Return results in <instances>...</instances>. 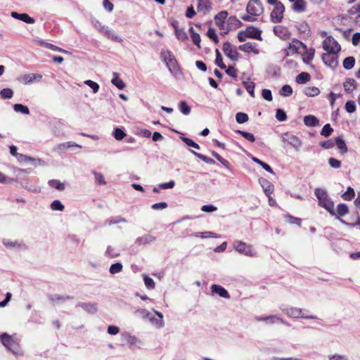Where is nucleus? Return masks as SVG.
Masks as SVG:
<instances>
[{
	"instance_id": "nucleus-16",
	"label": "nucleus",
	"mask_w": 360,
	"mask_h": 360,
	"mask_svg": "<svg viewBox=\"0 0 360 360\" xmlns=\"http://www.w3.org/2000/svg\"><path fill=\"white\" fill-rule=\"evenodd\" d=\"M154 313L158 316V318L154 317L152 314H150L148 320L157 328H162L165 326L163 314L161 312L155 310H154Z\"/></svg>"
},
{
	"instance_id": "nucleus-35",
	"label": "nucleus",
	"mask_w": 360,
	"mask_h": 360,
	"mask_svg": "<svg viewBox=\"0 0 360 360\" xmlns=\"http://www.w3.org/2000/svg\"><path fill=\"white\" fill-rule=\"evenodd\" d=\"M48 184L51 187L54 188L59 191H63L65 188V184L62 183L58 179H51L49 181Z\"/></svg>"
},
{
	"instance_id": "nucleus-43",
	"label": "nucleus",
	"mask_w": 360,
	"mask_h": 360,
	"mask_svg": "<svg viewBox=\"0 0 360 360\" xmlns=\"http://www.w3.org/2000/svg\"><path fill=\"white\" fill-rule=\"evenodd\" d=\"M191 236L195 237H200L202 238H218V235L215 233L211 231H204V232H196L192 234Z\"/></svg>"
},
{
	"instance_id": "nucleus-64",
	"label": "nucleus",
	"mask_w": 360,
	"mask_h": 360,
	"mask_svg": "<svg viewBox=\"0 0 360 360\" xmlns=\"http://www.w3.org/2000/svg\"><path fill=\"white\" fill-rule=\"evenodd\" d=\"M236 120L239 124H243L248 120V115L244 112H238L236 115Z\"/></svg>"
},
{
	"instance_id": "nucleus-62",
	"label": "nucleus",
	"mask_w": 360,
	"mask_h": 360,
	"mask_svg": "<svg viewBox=\"0 0 360 360\" xmlns=\"http://www.w3.org/2000/svg\"><path fill=\"white\" fill-rule=\"evenodd\" d=\"M354 190L352 187H348L347 191L342 195L345 200H350L354 197Z\"/></svg>"
},
{
	"instance_id": "nucleus-3",
	"label": "nucleus",
	"mask_w": 360,
	"mask_h": 360,
	"mask_svg": "<svg viewBox=\"0 0 360 360\" xmlns=\"http://www.w3.org/2000/svg\"><path fill=\"white\" fill-rule=\"evenodd\" d=\"M233 248L238 253L248 257H256L257 252L250 244H247L241 240H236L233 243Z\"/></svg>"
},
{
	"instance_id": "nucleus-28",
	"label": "nucleus",
	"mask_w": 360,
	"mask_h": 360,
	"mask_svg": "<svg viewBox=\"0 0 360 360\" xmlns=\"http://www.w3.org/2000/svg\"><path fill=\"white\" fill-rule=\"evenodd\" d=\"M71 147H77V148H81L82 146H80L76 143L72 142V141H68V142L62 143L57 145L55 147L54 150L56 151H63V152L66 149L71 148Z\"/></svg>"
},
{
	"instance_id": "nucleus-14",
	"label": "nucleus",
	"mask_w": 360,
	"mask_h": 360,
	"mask_svg": "<svg viewBox=\"0 0 360 360\" xmlns=\"http://www.w3.org/2000/svg\"><path fill=\"white\" fill-rule=\"evenodd\" d=\"M99 32H101V34L105 35L108 39L112 41L119 43L123 41L120 37L117 35L112 30H111L109 27L106 25H103V28H102Z\"/></svg>"
},
{
	"instance_id": "nucleus-36",
	"label": "nucleus",
	"mask_w": 360,
	"mask_h": 360,
	"mask_svg": "<svg viewBox=\"0 0 360 360\" xmlns=\"http://www.w3.org/2000/svg\"><path fill=\"white\" fill-rule=\"evenodd\" d=\"M119 75L117 72H113V78L111 80V82L113 85L117 86L118 89H123L125 87V84L124 82L119 78Z\"/></svg>"
},
{
	"instance_id": "nucleus-10",
	"label": "nucleus",
	"mask_w": 360,
	"mask_h": 360,
	"mask_svg": "<svg viewBox=\"0 0 360 360\" xmlns=\"http://www.w3.org/2000/svg\"><path fill=\"white\" fill-rule=\"evenodd\" d=\"M224 54L233 61H236L238 58V53L235 47L229 42L224 43L222 47Z\"/></svg>"
},
{
	"instance_id": "nucleus-48",
	"label": "nucleus",
	"mask_w": 360,
	"mask_h": 360,
	"mask_svg": "<svg viewBox=\"0 0 360 360\" xmlns=\"http://www.w3.org/2000/svg\"><path fill=\"white\" fill-rule=\"evenodd\" d=\"M191 152L197 158H198L199 159H200L202 161H203L205 163H207V164H210V165H212V164H214L215 163V161L209 158V157H207L204 155H202L200 153H198L194 150H191Z\"/></svg>"
},
{
	"instance_id": "nucleus-42",
	"label": "nucleus",
	"mask_w": 360,
	"mask_h": 360,
	"mask_svg": "<svg viewBox=\"0 0 360 360\" xmlns=\"http://www.w3.org/2000/svg\"><path fill=\"white\" fill-rule=\"evenodd\" d=\"M245 88L246 89L247 91L250 94V95L252 96V97H255V84L253 82H251L250 81V79H248V81H243V82Z\"/></svg>"
},
{
	"instance_id": "nucleus-53",
	"label": "nucleus",
	"mask_w": 360,
	"mask_h": 360,
	"mask_svg": "<svg viewBox=\"0 0 360 360\" xmlns=\"http://www.w3.org/2000/svg\"><path fill=\"white\" fill-rule=\"evenodd\" d=\"M252 161L258 165H259L264 169H265L266 172H269V173H274V171L273 169H271V167L266 163L264 162L263 161H262L261 160L255 158V157H253L252 158Z\"/></svg>"
},
{
	"instance_id": "nucleus-2",
	"label": "nucleus",
	"mask_w": 360,
	"mask_h": 360,
	"mask_svg": "<svg viewBox=\"0 0 360 360\" xmlns=\"http://www.w3.org/2000/svg\"><path fill=\"white\" fill-rule=\"evenodd\" d=\"M160 58L171 74L176 76L179 72V67L174 55L169 50H162L160 53Z\"/></svg>"
},
{
	"instance_id": "nucleus-60",
	"label": "nucleus",
	"mask_w": 360,
	"mask_h": 360,
	"mask_svg": "<svg viewBox=\"0 0 360 360\" xmlns=\"http://www.w3.org/2000/svg\"><path fill=\"white\" fill-rule=\"evenodd\" d=\"M175 34L177 39L181 41H184L188 39L186 32L180 28H176Z\"/></svg>"
},
{
	"instance_id": "nucleus-24",
	"label": "nucleus",
	"mask_w": 360,
	"mask_h": 360,
	"mask_svg": "<svg viewBox=\"0 0 360 360\" xmlns=\"http://www.w3.org/2000/svg\"><path fill=\"white\" fill-rule=\"evenodd\" d=\"M292 9L296 13H302L306 11L307 2L304 0H295L292 1Z\"/></svg>"
},
{
	"instance_id": "nucleus-33",
	"label": "nucleus",
	"mask_w": 360,
	"mask_h": 360,
	"mask_svg": "<svg viewBox=\"0 0 360 360\" xmlns=\"http://www.w3.org/2000/svg\"><path fill=\"white\" fill-rule=\"evenodd\" d=\"M343 86L347 93H352L356 88V81L352 78H347L344 82Z\"/></svg>"
},
{
	"instance_id": "nucleus-31",
	"label": "nucleus",
	"mask_w": 360,
	"mask_h": 360,
	"mask_svg": "<svg viewBox=\"0 0 360 360\" xmlns=\"http://www.w3.org/2000/svg\"><path fill=\"white\" fill-rule=\"evenodd\" d=\"M242 25L243 23L236 16H231L227 20L226 26L231 30L237 29Z\"/></svg>"
},
{
	"instance_id": "nucleus-38",
	"label": "nucleus",
	"mask_w": 360,
	"mask_h": 360,
	"mask_svg": "<svg viewBox=\"0 0 360 360\" xmlns=\"http://www.w3.org/2000/svg\"><path fill=\"white\" fill-rule=\"evenodd\" d=\"M349 212V209L347 205L340 203L337 207V213L335 212V215L337 216V218H339V217H345L346 214H347Z\"/></svg>"
},
{
	"instance_id": "nucleus-44",
	"label": "nucleus",
	"mask_w": 360,
	"mask_h": 360,
	"mask_svg": "<svg viewBox=\"0 0 360 360\" xmlns=\"http://www.w3.org/2000/svg\"><path fill=\"white\" fill-rule=\"evenodd\" d=\"M355 64V58L353 56H349L344 59L343 67L346 70H351Z\"/></svg>"
},
{
	"instance_id": "nucleus-7",
	"label": "nucleus",
	"mask_w": 360,
	"mask_h": 360,
	"mask_svg": "<svg viewBox=\"0 0 360 360\" xmlns=\"http://www.w3.org/2000/svg\"><path fill=\"white\" fill-rule=\"evenodd\" d=\"M280 309L288 317L292 319H300V316H303L302 312V309L295 307H286L281 306Z\"/></svg>"
},
{
	"instance_id": "nucleus-46",
	"label": "nucleus",
	"mask_w": 360,
	"mask_h": 360,
	"mask_svg": "<svg viewBox=\"0 0 360 360\" xmlns=\"http://www.w3.org/2000/svg\"><path fill=\"white\" fill-rule=\"evenodd\" d=\"M310 80V75L307 72H302L296 77V82L298 84H305Z\"/></svg>"
},
{
	"instance_id": "nucleus-5",
	"label": "nucleus",
	"mask_w": 360,
	"mask_h": 360,
	"mask_svg": "<svg viewBox=\"0 0 360 360\" xmlns=\"http://www.w3.org/2000/svg\"><path fill=\"white\" fill-rule=\"evenodd\" d=\"M246 11L256 18L263 13L264 8L259 0H250L246 6Z\"/></svg>"
},
{
	"instance_id": "nucleus-15",
	"label": "nucleus",
	"mask_w": 360,
	"mask_h": 360,
	"mask_svg": "<svg viewBox=\"0 0 360 360\" xmlns=\"http://www.w3.org/2000/svg\"><path fill=\"white\" fill-rule=\"evenodd\" d=\"M16 158L18 160V162L20 163L30 162L34 166H37V165H44V161L41 160V159H35L34 158L29 157V156L25 155L21 153L16 155Z\"/></svg>"
},
{
	"instance_id": "nucleus-37",
	"label": "nucleus",
	"mask_w": 360,
	"mask_h": 360,
	"mask_svg": "<svg viewBox=\"0 0 360 360\" xmlns=\"http://www.w3.org/2000/svg\"><path fill=\"white\" fill-rule=\"evenodd\" d=\"M197 9L198 11H205L209 12L211 10V6L209 0H198Z\"/></svg>"
},
{
	"instance_id": "nucleus-18",
	"label": "nucleus",
	"mask_w": 360,
	"mask_h": 360,
	"mask_svg": "<svg viewBox=\"0 0 360 360\" xmlns=\"http://www.w3.org/2000/svg\"><path fill=\"white\" fill-rule=\"evenodd\" d=\"M306 49L305 45L299 40H294L289 44L288 51L285 50L286 56H289L290 51L292 53H297L300 49Z\"/></svg>"
},
{
	"instance_id": "nucleus-51",
	"label": "nucleus",
	"mask_w": 360,
	"mask_h": 360,
	"mask_svg": "<svg viewBox=\"0 0 360 360\" xmlns=\"http://www.w3.org/2000/svg\"><path fill=\"white\" fill-rule=\"evenodd\" d=\"M143 278L144 284L148 289L152 290L155 288V283L153 278L146 274L143 275Z\"/></svg>"
},
{
	"instance_id": "nucleus-26",
	"label": "nucleus",
	"mask_w": 360,
	"mask_h": 360,
	"mask_svg": "<svg viewBox=\"0 0 360 360\" xmlns=\"http://www.w3.org/2000/svg\"><path fill=\"white\" fill-rule=\"evenodd\" d=\"M246 32H247L248 38L262 40V37H261L262 32L259 29H257L255 27H252V26H250V27H247Z\"/></svg>"
},
{
	"instance_id": "nucleus-63",
	"label": "nucleus",
	"mask_w": 360,
	"mask_h": 360,
	"mask_svg": "<svg viewBox=\"0 0 360 360\" xmlns=\"http://www.w3.org/2000/svg\"><path fill=\"white\" fill-rule=\"evenodd\" d=\"M280 94L283 96H290L292 94V89L290 85H283L280 91Z\"/></svg>"
},
{
	"instance_id": "nucleus-57",
	"label": "nucleus",
	"mask_w": 360,
	"mask_h": 360,
	"mask_svg": "<svg viewBox=\"0 0 360 360\" xmlns=\"http://www.w3.org/2000/svg\"><path fill=\"white\" fill-rule=\"evenodd\" d=\"M92 174L95 176L96 184L98 185L104 186L106 184V181H105L104 176L101 173L97 172L96 171H93Z\"/></svg>"
},
{
	"instance_id": "nucleus-59",
	"label": "nucleus",
	"mask_w": 360,
	"mask_h": 360,
	"mask_svg": "<svg viewBox=\"0 0 360 360\" xmlns=\"http://www.w3.org/2000/svg\"><path fill=\"white\" fill-rule=\"evenodd\" d=\"M216 53V59H215V63L217 66H219L221 69H226V66L223 63V58L222 56L219 51V49L215 50Z\"/></svg>"
},
{
	"instance_id": "nucleus-40",
	"label": "nucleus",
	"mask_w": 360,
	"mask_h": 360,
	"mask_svg": "<svg viewBox=\"0 0 360 360\" xmlns=\"http://www.w3.org/2000/svg\"><path fill=\"white\" fill-rule=\"evenodd\" d=\"M191 33V38L194 44L198 48H200V36L199 34L195 32L193 27H191L189 29Z\"/></svg>"
},
{
	"instance_id": "nucleus-41",
	"label": "nucleus",
	"mask_w": 360,
	"mask_h": 360,
	"mask_svg": "<svg viewBox=\"0 0 360 360\" xmlns=\"http://www.w3.org/2000/svg\"><path fill=\"white\" fill-rule=\"evenodd\" d=\"M134 315L143 320L148 319L150 315V312L145 309H138L134 312Z\"/></svg>"
},
{
	"instance_id": "nucleus-8",
	"label": "nucleus",
	"mask_w": 360,
	"mask_h": 360,
	"mask_svg": "<svg viewBox=\"0 0 360 360\" xmlns=\"http://www.w3.org/2000/svg\"><path fill=\"white\" fill-rule=\"evenodd\" d=\"M285 11V6L281 2H278V4L274 7V10L271 13V20L274 23L280 22L283 18V13Z\"/></svg>"
},
{
	"instance_id": "nucleus-45",
	"label": "nucleus",
	"mask_w": 360,
	"mask_h": 360,
	"mask_svg": "<svg viewBox=\"0 0 360 360\" xmlns=\"http://www.w3.org/2000/svg\"><path fill=\"white\" fill-rule=\"evenodd\" d=\"M13 110L16 112H20L24 115H29L30 110L27 106L22 104L17 103L13 105Z\"/></svg>"
},
{
	"instance_id": "nucleus-19",
	"label": "nucleus",
	"mask_w": 360,
	"mask_h": 360,
	"mask_svg": "<svg viewBox=\"0 0 360 360\" xmlns=\"http://www.w3.org/2000/svg\"><path fill=\"white\" fill-rule=\"evenodd\" d=\"M42 75L41 74H26L22 77V81L25 84H30L34 82H39L41 79Z\"/></svg>"
},
{
	"instance_id": "nucleus-20",
	"label": "nucleus",
	"mask_w": 360,
	"mask_h": 360,
	"mask_svg": "<svg viewBox=\"0 0 360 360\" xmlns=\"http://www.w3.org/2000/svg\"><path fill=\"white\" fill-rule=\"evenodd\" d=\"M11 15L15 18L23 21L28 24H33L35 22V20L29 16L27 13H18L17 12H11Z\"/></svg>"
},
{
	"instance_id": "nucleus-12",
	"label": "nucleus",
	"mask_w": 360,
	"mask_h": 360,
	"mask_svg": "<svg viewBox=\"0 0 360 360\" xmlns=\"http://www.w3.org/2000/svg\"><path fill=\"white\" fill-rule=\"evenodd\" d=\"M122 337L127 342L131 349L134 347L139 348L143 345L140 339L127 332L122 333Z\"/></svg>"
},
{
	"instance_id": "nucleus-50",
	"label": "nucleus",
	"mask_w": 360,
	"mask_h": 360,
	"mask_svg": "<svg viewBox=\"0 0 360 360\" xmlns=\"http://www.w3.org/2000/svg\"><path fill=\"white\" fill-rule=\"evenodd\" d=\"M123 265L120 262H116L115 264H112L109 269V272L111 274H116L122 271Z\"/></svg>"
},
{
	"instance_id": "nucleus-34",
	"label": "nucleus",
	"mask_w": 360,
	"mask_h": 360,
	"mask_svg": "<svg viewBox=\"0 0 360 360\" xmlns=\"http://www.w3.org/2000/svg\"><path fill=\"white\" fill-rule=\"evenodd\" d=\"M304 123L307 127H315L319 124V120L314 115H306L304 117Z\"/></svg>"
},
{
	"instance_id": "nucleus-29",
	"label": "nucleus",
	"mask_w": 360,
	"mask_h": 360,
	"mask_svg": "<svg viewBox=\"0 0 360 360\" xmlns=\"http://www.w3.org/2000/svg\"><path fill=\"white\" fill-rule=\"evenodd\" d=\"M259 184L263 188L264 192L266 195H269L274 191V186L269 181L265 179H260Z\"/></svg>"
},
{
	"instance_id": "nucleus-4",
	"label": "nucleus",
	"mask_w": 360,
	"mask_h": 360,
	"mask_svg": "<svg viewBox=\"0 0 360 360\" xmlns=\"http://www.w3.org/2000/svg\"><path fill=\"white\" fill-rule=\"evenodd\" d=\"M0 341L8 350L13 354L18 352V345L14 338L9 334L6 333H2L0 335Z\"/></svg>"
},
{
	"instance_id": "nucleus-23",
	"label": "nucleus",
	"mask_w": 360,
	"mask_h": 360,
	"mask_svg": "<svg viewBox=\"0 0 360 360\" xmlns=\"http://www.w3.org/2000/svg\"><path fill=\"white\" fill-rule=\"evenodd\" d=\"M227 16L228 12L226 11H221L215 16L216 25L220 30H224V27L225 26V20L226 19Z\"/></svg>"
},
{
	"instance_id": "nucleus-52",
	"label": "nucleus",
	"mask_w": 360,
	"mask_h": 360,
	"mask_svg": "<svg viewBox=\"0 0 360 360\" xmlns=\"http://www.w3.org/2000/svg\"><path fill=\"white\" fill-rule=\"evenodd\" d=\"M319 93H320V90L319 89V88L315 87V86L307 87L304 89V94L307 96H311V97L316 96L319 95Z\"/></svg>"
},
{
	"instance_id": "nucleus-17",
	"label": "nucleus",
	"mask_w": 360,
	"mask_h": 360,
	"mask_svg": "<svg viewBox=\"0 0 360 360\" xmlns=\"http://www.w3.org/2000/svg\"><path fill=\"white\" fill-rule=\"evenodd\" d=\"M238 49L245 53L252 52L255 54H259V50L257 48V44L252 42H248L239 46Z\"/></svg>"
},
{
	"instance_id": "nucleus-47",
	"label": "nucleus",
	"mask_w": 360,
	"mask_h": 360,
	"mask_svg": "<svg viewBox=\"0 0 360 360\" xmlns=\"http://www.w3.org/2000/svg\"><path fill=\"white\" fill-rule=\"evenodd\" d=\"M212 155L213 157H214L219 162L221 163L223 166H224L228 169L231 170V165L229 161L223 158L221 156H220L217 152L212 151Z\"/></svg>"
},
{
	"instance_id": "nucleus-11",
	"label": "nucleus",
	"mask_w": 360,
	"mask_h": 360,
	"mask_svg": "<svg viewBox=\"0 0 360 360\" xmlns=\"http://www.w3.org/2000/svg\"><path fill=\"white\" fill-rule=\"evenodd\" d=\"M338 53L327 52L322 55V60L324 64L330 68H335L338 66Z\"/></svg>"
},
{
	"instance_id": "nucleus-25",
	"label": "nucleus",
	"mask_w": 360,
	"mask_h": 360,
	"mask_svg": "<svg viewBox=\"0 0 360 360\" xmlns=\"http://www.w3.org/2000/svg\"><path fill=\"white\" fill-rule=\"evenodd\" d=\"M77 307L82 308L84 310L90 314H95L98 310L97 304L96 303L79 302L77 304Z\"/></svg>"
},
{
	"instance_id": "nucleus-6",
	"label": "nucleus",
	"mask_w": 360,
	"mask_h": 360,
	"mask_svg": "<svg viewBox=\"0 0 360 360\" xmlns=\"http://www.w3.org/2000/svg\"><path fill=\"white\" fill-rule=\"evenodd\" d=\"M323 48L327 52L332 53H338L341 49L340 45L331 36L326 37L323 41Z\"/></svg>"
},
{
	"instance_id": "nucleus-39",
	"label": "nucleus",
	"mask_w": 360,
	"mask_h": 360,
	"mask_svg": "<svg viewBox=\"0 0 360 360\" xmlns=\"http://www.w3.org/2000/svg\"><path fill=\"white\" fill-rule=\"evenodd\" d=\"M335 145L340 150L341 153L344 154L347 152V148L345 141L341 137H337L334 141Z\"/></svg>"
},
{
	"instance_id": "nucleus-1",
	"label": "nucleus",
	"mask_w": 360,
	"mask_h": 360,
	"mask_svg": "<svg viewBox=\"0 0 360 360\" xmlns=\"http://www.w3.org/2000/svg\"><path fill=\"white\" fill-rule=\"evenodd\" d=\"M314 194L318 199L319 205L326 209L331 216H335L334 202L328 196L326 190L316 188L314 191Z\"/></svg>"
},
{
	"instance_id": "nucleus-21",
	"label": "nucleus",
	"mask_w": 360,
	"mask_h": 360,
	"mask_svg": "<svg viewBox=\"0 0 360 360\" xmlns=\"http://www.w3.org/2000/svg\"><path fill=\"white\" fill-rule=\"evenodd\" d=\"M211 290L212 293L217 294L221 297L229 298L230 297L228 291L221 285L213 284L211 286Z\"/></svg>"
},
{
	"instance_id": "nucleus-56",
	"label": "nucleus",
	"mask_w": 360,
	"mask_h": 360,
	"mask_svg": "<svg viewBox=\"0 0 360 360\" xmlns=\"http://www.w3.org/2000/svg\"><path fill=\"white\" fill-rule=\"evenodd\" d=\"M0 96L3 99H10L13 96V91L10 88H5L1 90Z\"/></svg>"
},
{
	"instance_id": "nucleus-55",
	"label": "nucleus",
	"mask_w": 360,
	"mask_h": 360,
	"mask_svg": "<svg viewBox=\"0 0 360 360\" xmlns=\"http://www.w3.org/2000/svg\"><path fill=\"white\" fill-rule=\"evenodd\" d=\"M120 255V253L112 246H108L105 252V256L110 258H115Z\"/></svg>"
},
{
	"instance_id": "nucleus-27",
	"label": "nucleus",
	"mask_w": 360,
	"mask_h": 360,
	"mask_svg": "<svg viewBox=\"0 0 360 360\" xmlns=\"http://www.w3.org/2000/svg\"><path fill=\"white\" fill-rule=\"evenodd\" d=\"M274 32L276 36H278L279 38L282 39H285L289 36V32L287 28L281 25L275 26L274 27Z\"/></svg>"
},
{
	"instance_id": "nucleus-49",
	"label": "nucleus",
	"mask_w": 360,
	"mask_h": 360,
	"mask_svg": "<svg viewBox=\"0 0 360 360\" xmlns=\"http://www.w3.org/2000/svg\"><path fill=\"white\" fill-rule=\"evenodd\" d=\"M305 52L303 54V60L305 63H309L310 61H311L314 56L315 51L314 49H309L307 50L305 49Z\"/></svg>"
},
{
	"instance_id": "nucleus-13",
	"label": "nucleus",
	"mask_w": 360,
	"mask_h": 360,
	"mask_svg": "<svg viewBox=\"0 0 360 360\" xmlns=\"http://www.w3.org/2000/svg\"><path fill=\"white\" fill-rule=\"evenodd\" d=\"M255 319L257 321H264L269 324H274L277 322H281L282 323H286L285 321L282 318H280L277 315H269L266 316H255Z\"/></svg>"
},
{
	"instance_id": "nucleus-30",
	"label": "nucleus",
	"mask_w": 360,
	"mask_h": 360,
	"mask_svg": "<svg viewBox=\"0 0 360 360\" xmlns=\"http://www.w3.org/2000/svg\"><path fill=\"white\" fill-rule=\"evenodd\" d=\"M3 244L9 248H25V245L19 240H11L8 239H4L3 240Z\"/></svg>"
},
{
	"instance_id": "nucleus-9",
	"label": "nucleus",
	"mask_w": 360,
	"mask_h": 360,
	"mask_svg": "<svg viewBox=\"0 0 360 360\" xmlns=\"http://www.w3.org/2000/svg\"><path fill=\"white\" fill-rule=\"evenodd\" d=\"M282 141L292 146L296 150H299L302 146L301 140L295 135L285 133L282 136Z\"/></svg>"
},
{
	"instance_id": "nucleus-58",
	"label": "nucleus",
	"mask_w": 360,
	"mask_h": 360,
	"mask_svg": "<svg viewBox=\"0 0 360 360\" xmlns=\"http://www.w3.org/2000/svg\"><path fill=\"white\" fill-rule=\"evenodd\" d=\"M285 221L289 224H295L298 226L301 225L302 219L300 218L295 217L290 214H285L284 216Z\"/></svg>"
},
{
	"instance_id": "nucleus-32",
	"label": "nucleus",
	"mask_w": 360,
	"mask_h": 360,
	"mask_svg": "<svg viewBox=\"0 0 360 360\" xmlns=\"http://www.w3.org/2000/svg\"><path fill=\"white\" fill-rule=\"evenodd\" d=\"M127 221L124 217L117 216L115 217L107 219L104 221V226H111L112 224H117L119 223H127Z\"/></svg>"
},
{
	"instance_id": "nucleus-54",
	"label": "nucleus",
	"mask_w": 360,
	"mask_h": 360,
	"mask_svg": "<svg viewBox=\"0 0 360 360\" xmlns=\"http://www.w3.org/2000/svg\"><path fill=\"white\" fill-rule=\"evenodd\" d=\"M50 207L53 211H63L65 206L59 200H53L50 205Z\"/></svg>"
},
{
	"instance_id": "nucleus-22",
	"label": "nucleus",
	"mask_w": 360,
	"mask_h": 360,
	"mask_svg": "<svg viewBox=\"0 0 360 360\" xmlns=\"http://www.w3.org/2000/svg\"><path fill=\"white\" fill-rule=\"evenodd\" d=\"M156 238L150 234H146L138 237L135 243L139 245H145L154 242Z\"/></svg>"
},
{
	"instance_id": "nucleus-61",
	"label": "nucleus",
	"mask_w": 360,
	"mask_h": 360,
	"mask_svg": "<svg viewBox=\"0 0 360 360\" xmlns=\"http://www.w3.org/2000/svg\"><path fill=\"white\" fill-rule=\"evenodd\" d=\"M236 132L238 134H240L243 138H245L246 140L252 143H253L255 141L254 135L251 133L241 130H237Z\"/></svg>"
}]
</instances>
